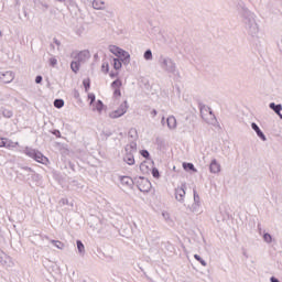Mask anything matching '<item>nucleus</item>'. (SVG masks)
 I'll return each instance as SVG.
<instances>
[{"label": "nucleus", "instance_id": "nucleus-1", "mask_svg": "<svg viewBox=\"0 0 282 282\" xmlns=\"http://www.w3.org/2000/svg\"><path fill=\"white\" fill-rule=\"evenodd\" d=\"M239 14L247 34L252 37L259 36V23H257V14L246 7L241 8Z\"/></svg>", "mask_w": 282, "mask_h": 282}, {"label": "nucleus", "instance_id": "nucleus-2", "mask_svg": "<svg viewBox=\"0 0 282 282\" xmlns=\"http://www.w3.org/2000/svg\"><path fill=\"white\" fill-rule=\"evenodd\" d=\"M159 65L163 72H166V74H173L176 76V74H180L177 70V64H175V61L171 57H166L164 55H161L159 57Z\"/></svg>", "mask_w": 282, "mask_h": 282}, {"label": "nucleus", "instance_id": "nucleus-3", "mask_svg": "<svg viewBox=\"0 0 282 282\" xmlns=\"http://www.w3.org/2000/svg\"><path fill=\"white\" fill-rule=\"evenodd\" d=\"M126 154L123 156V162L126 164H129V166H133L135 164V158L133 156V153L138 151V143L134 141H131L129 144L124 148Z\"/></svg>", "mask_w": 282, "mask_h": 282}, {"label": "nucleus", "instance_id": "nucleus-4", "mask_svg": "<svg viewBox=\"0 0 282 282\" xmlns=\"http://www.w3.org/2000/svg\"><path fill=\"white\" fill-rule=\"evenodd\" d=\"M25 154L29 158H32L35 160V162H39L40 164H47L48 160L43 153H41L39 150H34L32 148H26L25 149Z\"/></svg>", "mask_w": 282, "mask_h": 282}, {"label": "nucleus", "instance_id": "nucleus-5", "mask_svg": "<svg viewBox=\"0 0 282 282\" xmlns=\"http://www.w3.org/2000/svg\"><path fill=\"white\" fill-rule=\"evenodd\" d=\"M134 184L141 193H149V191H151V181H149L147 177H134Z\"/></svg>", "mask_w": 282, "mask_h": 282}, {"label": "nucleus", "instance_id": "nucleus-6", "mask_svg": "<svg viewBox=\"0 0 282 282\" xmlns=\"http://www.w3.org/2000/svg\"><path fill=\"white\" fill-rule=\"evenodd\" d=\"M128 109L129 104L124 100L117 110L109 113V118H112V120H116V118H122V116L127 113Z\"/></svg>", "mask_w": 282, "mask_h": 282}, {"label": "nucleus", "instance_id": "nucleus-7", "mask_svg": "<svg viewBox=\"0 0 282 282\" xmlns=\"http://www.w3.org/2000/svg\"><path fill=\"white\" fill-rule=\"evenodd\" d=\"M18 175L23 176V180H30V177H32V180H39V174L33 172L31 167L28 166L21 167Z\"/></svg>", "mask_w": 282, "mask_h": 282}, {"label": "nucleus", "instance_id": "nucleus-8", "mask_svg": "<svg viewBox=\"0 0 282 282\" xmlns=\"http://www.w3.org/2000/svg\"><path fill=\"white\" fill-rule=\"evenodd\" d=\"M186 197V183H183L180 187L175 188V199L181 204H184V198Z\"/></svg>", "mask_w": 282, "mask_h": 282}, {"label": "nucleus", "instance_id": "nucleus-9", "mask_svg": "<svg viewBox=\"0 0 282 282\" xmlns=\"http://www.w3.org/2000/svg\"><path fill=\"white\" fill-rule=\"evenodd\" d=\"M14 80V73L8 70L6 73H0V82L4 83V85H8L9 83H12Z\"/></svg>", "mask_w": 282, "mask_h": 282}, {"label": "nucleus", "instance_id": "nucleus-10", "mask_svg": "<svg viewBox=\"0 0 282 282\" xmlns=\"http://www.w3.org/2000/svg\"><path fill=\"white\" fill-rule=\"evenodd\" d=\"M251 129H253V131L257 133L258 138H260V140H262V142L268 141V138L265 137V133H263L261 128H259V124H257L256 122H252L251 123Z\"/></svg>", "mask_w": 282, "mask_h": 282}, {"label": "nucleus", "instance_id": "nucleus-11", "mask_svg": "<svg viewBox=\"0 0 282 282\" xmlns=\"http://www.w3.org/2000/svg\"><path fill=\"white\" fill-rule=\"evenodd\" d=\"M91 58V54L88 50L82 51L77 54V61L79 63H85L86 61H89Z\"/></svg>", "mask_w": 282, "mask_h": 282}, {"label": "nucleus", "instance_id": "nucleus-12", "mask_svg": "<svg viewBox=\"0 0 282 282\" xmlns=\"http://www.w3.org/2000/svg\"><path fill=\"white\" fill-rule=\"evenodd\" d=\"M209 172L217 174L221 172V165L217 162L216 159H213L210 164H209Z\"/></svg>", "mask_w": 282, "mask_h": 282}, {"label": "nucleus", "instance_id": "nucleus-13", "mask_svg": "<svg viewBox=\"0 0 282 282\" xmlns=\"http://www.w3.org/2000/svg\"><path fill=\"white\" fill-rule=\"evenodd\" d=\"M120 61L123 63V65H129L131 63V54L129 52L122 50L121 54L119 55Z\"/></svg>", "mask_w": 282, "mask_h": 282}, {"label": "nucleus", "instance_id": "nucleus-14", "mask_svg": "<svg viewBox=\"0 0 282 282\" xmlns=\"http://www.w3.org/2000/svg\"><path fill=\"white\" fill-rule=\"evenodd\" d=\"M120 182L123 186H128L129 188H131V186L135 184V178H131L129 176H121Z\"/></svg>", "mask_w": 282, "mask_h": 282}, {"label": "nucleus", "instance_id": "nucleus-15", "mask_svg": "<svg viewBox=\"0 0 282 282\" xmlns=\"http://www.w3.org/2000/svg\"><path fill=\"white\" fill-rule=\"evenodd\" d=\"M206 113H208L210 116V118L215 119V116L213 115V110L206 106H202L200 107V117L203 118V120H206Z\"/></svg>", "mask_w": 282, "mask_h": 282}, {"label": "nucleus", "instance_id": "nucleus-16", "mask_svg": "<svg viewBox=\"0 0 282 282\" xmlns=\"http://www.w3.org/2000/svg\"><path fill=\"white\" fill-rule=\"evenodd\" d=\"M166 124H167L169 129H171V130L177 129V119H175L174 116H170L166 119Z\"/></svg>", "mask_w": 282, "mask_h": 282}, {"label": "nucleus", "instance_id": "nucleus-17", "mask_svg": "<svg viewBox=\"0 0 282 282\" xmlns=\"http://www.w3.org/2000/svg\"><path fill=\"white\" fill-rule=\"evenodd\" d=\"M269 109L274 111V113H276V116H281L282 105L281 104L271 102V104H269Z\"/></svg>", "mask_w": 282, "mask_h": 282}, {"label": "nucleus", "instance_id": "nucleus-18", "mask_svg": "<svg viewBox=\"0 0 282 282\" xmlns=\"http://www.w3.org/2000/svg\"><path fill=\"white\" fill-rule=\"evenodd\" d=\"M94 10H105V1L102 0H94L93 1Z\"/></svg>", "mask_w": 282, "mask_h": 282}, {"label": "nucleus", "instance_id": "nucleus-19", "mask_svg": "<svg viewBox=\"0 0 282 282\" xmlns=\"http://www.w3.org/2000/svg\"><path fill=\"white\" fill-rule=\"evenodd\" d=\"M109 52L111 53V54H113L115 56H120V54L122 53V48H120V47H118V46H116V45H110L109 46Z\"/></svg>", "mask_w": 282, "mask_h": 282}, {"label": "nucleus", "instance_id": "nucleus-20", "mask_svg": "<svg viewBox=\"0 0 282 282\" xmlns=\"http://www.w3.org/2000/svg\"><path fill=\"white\" fill-rule=\"evenodd\" d=\"M102 109H105V104H102V100L98 99L95 104V108L93 111H98V113H102Z\"/></svg>", "mask_w": 282, "mask_h": 282}, {"label": "nucleus", "instance_id": "nucleus-21", "mask_svg": "<svg viewBox=\"0 0 282 282\" xmlns=\"http://www.w3.org/2000/svg\"><path fill=\"white\" fill-rule=\"evenodd\" d=\"M4 147L7 149H14V148L19 147V142H13L12 140H8L4 138Z\"/></svg>", "mask_w": 282, "mask_h": 282}, {"label": "nucleus", "instance_id": "nucleus-22", "mask_svg": "<svg viewBox=\"0 0 282 282\" xmlns=\"http://www.w3.org/2000/svg\"><path fill=\"white\" fill-rule=\"evenodd\" d=\"M66 6L68 10H78V3H76V0H66Z\"/></svg>", "mask_w": 282, "mask_h": 282}, {"label": "nucleus", "instance_id": "nucleus-23", "mask_svg": "<svg viewBox=\"0 0 282 282\" xmlns=\"http://www.w3.org/2000/svg\"><path fill=\"white\" fill-rule=\"evenodd\" d=\"M0 113L3 116V118H12L14 116V112L10 109L1 108Z\"/></svg>", "mask_w": 282, "mask_h": 282}, {"label": "nucleus", "instance_id": "nucleus-24", "mask_svg": "<svg viewBox=\"0 0 282 282\" xmlns=\"http://www.w3.org/2000/svg\"><path fill=\"white\" fill-rule=\"evenodd\" d=\"M184 171H192L193 173H197V169L193 163H183Z\"/></svg>", "mask_w": 282, "mask_h": 282}, {"label": "nucleus", "instance_id": "nucleus-25", "mask_svg": "<svg viewBox=\"0 0 282 282\" xmlns=\"http://www.w3.org/2000/svg\"><path fill=\"white\" fill-rule=\"evenodd\" d=\"M70 68H72V72H74L75 74H78V72L80 69V62L78 59H77V62H72Z\"/></svg>", "mask_w": 282, "mask_h": 282}, {"label": "nucleus", "instance_id": "nucleus-26", "mask_svg": "<svg viewBox=\"0 0 282 282\" xmlns=\"http://www.w3.org/2000/svg\"><path fill=\"white\" fill-rule=\"evenodd\" d=\"M50 242L58 250H63L65 248V243L61 242V240H50Z\"/></svg>", "mask_w": 282, "mask_h": 282}, {"label": "nucleus", "instance_id": "nucleus-27", "mask_svg": "<svg viewBox=\"0 0 282 282\" xmlns=\"http://www.w3.org/2000/svg\"><path fill=\"white\" fill-rule=\"evenodd\" d=\"M53 105H54V107L56 109H63V107H65V100H63V99H55Z\"/></svg>", "mask_w": 282, "mask_h": 282}, {"label": "nucleus", "instance_id": "nucleus-28", "mask_svg": "<svg viewBox=\"0 0 282 282\" xmlns=\"http://www.w3.org/2000/svg\"><path fill=\"white\" fill-rule=\"evenodd\" d=\"M144 61H153V52L151 48H148L143 54Z\"/></svg>", "mask_w": 282, "mask_h": 282}, {"label": "nucleus", "instance_id": "nucleus-29", "mask_svg": "<svg viewBox=\"0 0 282 282\" xmlns=\"http://www.w3.org/2000/svg\"><path fill=\"white\" fill-rule=\"evenodd\" d=\"M76 243L79 254H85V245L83 243V241L77 240Z\"/></svg>", "mask_w": 282, "mask_h": 282}, {"label": "nucleus", "instance_id": "nucleus-30", "mask_svg": "<svg viewBox=\"0 0 282 282\" xmlns=\"http://www.w3.org/2000/svg\"><path fill=\"white\" fill-rule=\"evenodd\" d=\"M113 68L115 69H122V59L113 58Z\"/></svg>", "mask_w": 282, "mask_h": 282}, {"label": "nucleus", "instance_id": "nucleus-31", "mask_svg": "<svg viewBox=\"0 0 282 282\" xmlns=\"http://www.w3.org/2000/svg\"><path fill=\"white\" fill-rule=\"evenodd\" d=\"M111 87L112 89H120V87H122V80L120 79H116L111 83Z\"/></svg>", "mask_w": 282, "mask_h": 282}, {"label": "nucleus", "instance_id": "nucleus-32", "mask_svg": "<svg viewBox=\"0 0 282 282\" xmlns=\"http://www.w3.org/2000/svg\"><path fill=\"white\" fill-rule=\"evenodd\" d=\"M128 135L133 140H138V131L135 129H130V131L128 132Z\"/></svg>", "mask_w": 282, "mask_h": 282}, {"label": "nucleus", "instance_id": "nucleus-33", "mask_svg": "<svg viewBox=\"0 0 282 282\" xmlns=\"http://www.w3.org/2000/svg\"><path fill=\"white\" fill-rule=\"evenodd\" d=\"M83 85H84L85 91H89V88L91 87V82L89 80V78L84 79Z\"/></svg>", "mask_w": 282, "mask_h": 282}, {"label": "nucleus", "instance_id": "nucleus-34", "mask_svg": "<svg viewBox=\"0 0 282 282\" xmlns=\"http://www.w3.org/2000/svg\"><path fill=\"white\" fill-rule=\"evenodd\" d=\"M194 259H196V261H199L200 264H203L204 268H206V265H207L206 260H203L202 256H199V254H194Z\"/></svg>", "mask_w": 282, "mask_h": 282}, {"label": "nucleus", "instance_id": "nucleus-35", "mask_svg": "<svg viewBox=\"0 0 282 282\" xmlns=\"http://www.w3.org/2000/svg\"><path fill=\"white\" fill-rule=\"evenodd\" d=\"M199 206H200V204L193 203V205L191 207L192 213H199Z\"/></svg>", "mask_w": 282, "mask_h": 282}, {"label": "nucleus", "instance_id": "nucleus-36", "mask_svg": "<svg viewBox=\"0 0 282 282\" xmlns=\"http://www.w3.org/2000/svg\"><path fill=\"white\" fill-rule=\"evenodd\" d=\"M48 63H50L51 67H56V65H58V59H56V57H51L48 59Z\"/></svg>", "mask_w": 282, "mask_h": 282}, {"label": "nucleus", "instance_id": "nucleus-37", "mask_svg": "<svg viewBox=\"0 0 282 282\" xmlns=\"http://www.w3.org/2000/svg\"><path fill=\"white\" fill-rule=\"evenodd\" d=\"M194 193V204H202L199 200V194H197V189H193Z\"/></svg>", "mask_w": 282, "mask_h": 282}, {"label": "nucleus", "instance_id": "nucleus-38", "mask_svg": "<svg viewBox=\"0 0 282 282\" xmlns=\"http://www.w3.org/2000/svg\"><path fill=\"white\" fill-rule=\"evenodd\" d=\"M263 240H264L267 243H272V235H270V234H264V235H263Z\"/></svg>", "mask_w": 282, "mask_h": 282}, {"label": "nucleus", "instance_id": "nucleus-39", "mask_svg": "<svg viewBox=\"0 0 282 282\" xmlns=\"http://www.w3.org/2000/svg\"><path fill=\"white\" fill-rule=\"evenodd\" d=\"M140 154L142 155V158H144L145 160H149L151 158V154L147 151V150H141Z\"/></svg>", "mask_w": 282, "mask_h": 282}, {"label": "nucleus", "instance_id": "nucleus-40", "mask_svg": "<svg viewBox=\"0 0 282 282\" xmlns=\"http://www.w3.org/2000/svg\"><path fill=\"white\" fill-rule=\"evenodd\" d=\"M152 176L156 180L160 177V170H158V167L152 169Z\"/></svg>", "mask_w": 282, "mask_h": 282}, {"label": "nucleus", "instance_id": "nucleus-41", "mask_svg": "<svg viewBox=\"0 0 282 282\" xmlns=\"http://www.w3.org/2000/svg\"><path fill=\"white\" fill-rule=\"evenodd\" d=\"M88 100H90V105L96 102V95L94 93L88 94Z\"/></svg>", "mask_w": 282, "mask_h": 282}, {"label": "nucleus", "instance_id": "nucleus-42", "mask_svg": "<svg viewBox=\"0 0 282 282\" xmlns=\"http://www.w3.org/2000/svg\"><path fill=\"white\" fill-rule=\"evenodd\" d=\"M102 135H105L106 140L107 138H111V135H113V132H111V130H104L102 131Z\"/></svg>", "mask_w": 282, "mask_h": 282}, {"label": "nucleus", "instance_id": "nucleus-43", "mask_svg": "<svg viewBox=\"0 0 282 282\" xmlns=\"http://www.w3.org/2000/svg\"><path fill=\"white\" fill-rule=\"evenodd\" d=\"M156 144H158V147H160V149H162V147H164V139L158 137L156 138Z\"/></svg>", "mask_w": 282, "mask_h": 282}, {"label": "nucleus", "instance_id": "nucleus-44", "mask_svg": "<svg viewBox=\"0 0 282 282\" xmlns=\"http://www.w3.org/2000/svg\"><path fill=\"white\" fill-rule=\"evenodd\" d=\"M149 166L147 165V162H143L140 164V171L144 173V171H148Z\"/></svg>", "mask_w": 282, "mask_h": 282}, {"label": "nucleus", "instance_id": "nucleus-45", "mask_svg": "<svg viewBox=\"0 0 282 282\" xmlns=\"http://www.w3.org/2000/svg\"><path fill=\"white\" fill-rule=\"evenodd\" d=\"M35 83H36V85H41V84L43 83V76L37 75V76L35 77Z\"/></svg>", "mask_w": 282, "mask_h": 282}, {"label": "nucleus", "instance_id": "nucleus-46", "mask_svg": "<svg viewBox=\"0 0 282 282\" xmlns=\"http://www.w3.org/2000/svg\"><path fill=\"white\" fill-rule=\"evenodd\" d=\"M59 204H61V206H66L67 204H69V199H67V198H62V199L59 200Z\"/></svg>", "mask_w": 282, "mask_h": 282}, {"label": "nucleus", "instance_id": "nucleus-47", "mask_svg": "<svg viewBox=\"0 0 282 282\" xmlns=\"http://www.w3.org/2000/svg\"><path fill=\"white\" fill-rule=\"evenodd\" d=\"M4 257H6V253L3 252V250L0 249V263H3L6 261Z\"/></svg>", "mask_w": 282, "mask_h": 282}, {"label": "nucleus", "instance_id": "nucleus-48", "mask_svg": "<svg viewBox=\"0 0 282 282\" xmlns=\"http://www.w3.org/2000/svg\"><path fill=\"white\" fill-rule=\"evenodd\" d=\"M101 67H102V69H105L106 74H109V64L108 63L106 65L104 63Z\"/></svg>", "mask_w": 282, "mask_h": 282}, {"label": "nucleus", "instance_id": "nucleus-49", "mask_svg": "<svg viewBox=\"0 0 282 282\" xmlns=\"http://www.w3.org/2000/svg\"><path fill=\"white\" fill-rule=\"evenodd\" d=\"M113 96H122V93L120 91V88L115 89Z\"/></svg>", "mask_w": 282, "mask_h": 282}, {"label": "nucleus", "instance_id": "nucleus-50", "mask_svg": "<svg viewBox=\"0 0 282 282\" xmlns=\"http://www.w3.org/2000/svg\"><path fill=\"white\" fill-rule=\"evenodd\" d=\"M53 135L61 138V130H53Z\"/></svg>", "mask_w": 282, "mask_h": 282}, {"label": "nucleus", "instance_id": "nucleus-51", "mask_svg": "<svg viewBox=\"0 0 282 282\" xmlns=\"http://www.w3.org/2000/svg\"><path fill=\"white\" fill-rule=\"evenodd\" d=\"M53 42L55 43V45H57V47H61V41H58V39L54 37Z\"/></svg>", "mask_w": 282, "mask_h": 282}, {"label": "nucleus", "instance_id": "nucleus-52", "mask_svg": "<svg viewBox=\"0 0 282 282\" xmlns=\"http://www.w3.org/2000/svg\"><path fill=\"white\" fill-rule=\"evenodd\" d=\"M6 147V138H0V148Z\"/></svg>", "mask_w": 282, "mask_h": 282}, {"label": "nucleus", "instance_id": "nucleus-53", "mask_svg": "<svg viewBox=\"0 0 282 282\" xmlns=\"http://www.w3.org/2000/svg\"><path fill=\"white\" fill-rule=\"evenodd\" d=\"M151 116H153V118H155V116H158V110L153 109V110L151 111Z\"/></svg>", "mask_w": 282, "mask_h": 282}, {"label": "nucleus", "instance_id": "nucleus-54", "mask_svg": "<svg viewBox=\"0 0 282 282\" xmlns=\"http://www.w3.org/2000/svg\"><path fill=\"white\" fill-rule=\"evenodd\" d=\"M116 76H118V73H113V72L110 73V78H116Z\"/></svg>", "mask_w": 282, "mask_h": 282}, {"label": "nucleus", "instance_id": "nucleus-55", "mask_svg": "<svg viewBox=\"0 0 282 282\" xmlns=\"http://www.w3.org/2000/svg\"><path fill=\"white\" fill-rule=\"evenodd\" d=\"M15 6H21V0H13Z\"/></svg>", "mask_w": 282, "mask_h": 282}, {"label": "nucleus", "instance_id": "nucleus-56", "mask_svg": "<svg viewBox=\"0 0 282 282\" xmlns=\"http://www.w3.org/2000/svg\"><path fill=\"white\" fill-rule=\"evenodd\" d=\"M43 8H45V10H47V8H50V6L42 3Z\"/></svg>", "mask_w": 282, "mask_h": 282}, {"label": "nucleus", "instance_id": "nucleus-57", "mask_svg": "<svg viewBox=\"0 0 282 282\" xmlns=\"http://www.w3.org/2000/svg\"><path fill=\"white\" fill-rule=\"evenodd\" d=\"M161 124H164V117H162L161 119Z\"/></svg>", "mask_w": 282, "mask_h": 282}, {"label": "nucleus", "instance_id": "nucleus-58", "mask_svg": "<svg viewBox=\"0 0 282 282\" xmlns=\"http://www.w3.org/2000/svg\"><path fill=\"white\" fill-rule=\"evenodd\" d=\"M243 257L248 259V253H246V251H243Z\"/></svg>", "mask_w": 282, "mask_h": 282}, {"label": "nucleus", "instance_id": "nucleus-59", "mask_svg": "<svg viewBox=\"0 0 282 282\" xmlns=\"http://www.w3.org/2000/svg\"><path fill=\"white\" fill-rule=\"evenodd\" d=\"M57 1H59L61 3H65L66 0H57Z\"/></svg>", "mask_w": 282, "mask_h": 282}, {"label": "nucleus", "instance_id": "nucleus-60", "mask_svg": "<svg viewBox=\"0 0 282 282\" xmlns=\"http://www.w3.org/2000/svg\"><path fill=\"white\" fill-rule=\"evenodd\" d=\"M43 239H47V240H50V237H47V236H44V237H43Z\"/></svg>", "mask_w": 282, "mask_h": 282}, {"label": "nucleus", "instance_id": "nucleus-61", "mask_svg": "<svg viewBox=\"0 0 282 282\" xmlns=\"http://www.w3.org/2000/svg\"><path fill=\"white\" fill-rule=\"evenodd\" d=\"M24 15L28 17V12L24 11Z\"/></svg>", "mask_w": 282, "mask_h": 282}, {"label": "nucleus", "instance_id": "nucleus-62", "mask_svg": "<svg viewBox=\"0 0 282 282\" xmlns=\"http://www.w3.org/2000/svg\"><path fill=\"white\" fill-rule=\"evenodd\" d=\"M95 58H98V54H95Z\"/></svg>", "mask_w": 282, "mask_h": 282}]
</instances>
